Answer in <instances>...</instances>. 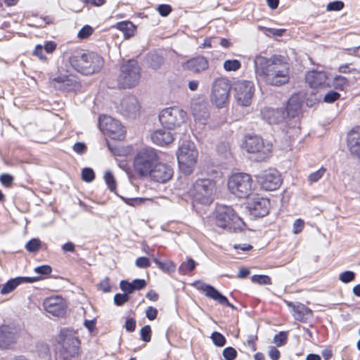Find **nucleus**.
<instances>
[{"label":"nucleus","instance_id":"37","mask_svg":"<svg viewBox=\"0 0 360 360\" xmlns=\"http://www.w3.org/2000/svg\"><path fill=\"white\" fill-rule=\"evenodd\" d=\"M104 179L109 189L113 191L116 189L115 179L110 171H106L104 174Z\"/></svg>","mask_w":360,"mask_h":360},{"label":"nucleus","instance_id":"16","mask_svg":"<svg viewBox=\"0 0 360 360\" xmlns=\"http://www.w3.org/2000/svg\"><path fill=\"white\" fill-rule=\"evenodd\" d=\"M192 285L194 286L196 289L203 291L206 297L218 302L222 305H225L230 308L234 309V306L228 301V299L221 295L213 286L206 284L200 281H195L192 283Z\"/></svg>","mask_w":360,"mask_h":360},{"label":"nucleus","instance_id":"48","mask_svg":"<svg viewBox=\"0 0 360 360\" xmlns=\"http://www.w3.org/2000/svg\"><path fill=\"white\" fill-rule=\"evenodd\" d=\"M141 340L146 342H148L151 338V329L150 326H143L140 331Z\"/></svg>","mask_w":360,"mask_h":360},{"label":"nucleus","instance_id":"46","mask_svg":"<svg viewBox=\"0 0 360 360\" xmlns=\"http://www.w3.org/2000/svg\"><path fill=\"white\" fill-rule=\"evenodd\" d=\"M355 278V274L351 271H346L340 274V280L344 283H347L352 281Z\"/></svg>","mask_w":360,"mask_h":360},{"label":"nucleus","instance_id":"50","mask_svg":"<svg viewBox=\"0 0 360 360\" xmlns=\"http://www.w3.org/2000/svg\"><path fill=\"white\" fill-rule=\"evenodd\" d=\"M120 288L127 295L134 291L131 283L124 280L120 283Z\"/></svg>","mask_w":360,"mask_h":360},{"label":"nucleus","instance_id":"63","mask_svg":"<svg viewBox=\"0 0 360 360\" xmlns=\"http://www.w3.org/2000/svg\"><path fill=\"white\" fill-rule=\"evenodd\" d=\"M134 290H141L146 285V282L143 279H135L131 282Z\"/></svg>","mask_w":360,"mask_h":360},{"label":"nucleus","instance_id":"34","mask_svg":"<svg viewBox=\"0 0 360 360\" xmlns=\"http://www.w3.org/2000/svg\"><path fill=\"white\" fill-rule=\"evenodd\" d=\"M20 285L19 278H14L8 280L5 284L3 285L1 289V294L6 295L14 290Z\"/></svg>","mask_w":360,"mask_h":360},{"label":"nucleus","instance_id":"60","mask_svg":"<svg viewBox=\"0 0 360 360\" xmlns=\"http://www.w3.org/2000/svg\"><path fill=\"white\" fill-rule=\"evenodd\" d=\"M99 289L104 292H108L110 291L111 286L109 283V278H105L98 284Z\"/></svg>","mask_w":360,"mask_h":360},{"label":"nucleus","instance_id":"47","mask_svg":"<svg viewBox=\"0 0 360 360\" xmlns=\"http://www.w3.org/2000/svg\"><path fill=\"white\" fill-rule=\"evenodd\" d=\"M223 356L226 360H234L237 356V352L234 348L228 347L224 349Z\"/></svg>","mask_w":360,"mask_h":360},{"label":"nucleus","instance_id":"6","mask_svg":"<svg viewBox=\"0 0 360 360\" xmlns=\"http://www.w3.org/2000/svg\"><path fill=\"white\" fill-rule=\"evenodd\" d=\"M60 354L63 360H77L79 342L75 334L68 329H63L58 336Z\"/></svg>","mask_w":360,"mask_h":360},{"label":"nucleus","instance_id":"22","mask_svg":"<svg viewBox=\"0 0 360 360\" xmlns=\"http://www.w3.org/2000/svg\"><path fill=\"white\" fill-rule=\"evenodd\" d=\"M288 307L291 309L295 319L304 322L312 316V311L302 303L287 302Z\"/></svg>","mask_w":360,"mask_h":360},{"label":"nucleus","instance_id":"9","mask_svg":"<svg viewBox=\"0 0 360 360\" xmlns=\"http://www.w3.org/2000/svg\"><path fill=\"white\" fill-rule=\"evenodd\" d=\"M272 144L257 135L250 134L245 138L244 148L249 153L258 155V160H264L272 151Z\"/></svg>","mask_w":360,"mask_h":360},{"label":"nucleus","instance_id":"8","mask_svg":"<svg viewBox=\"0 0 360 360\" xmlns=\"http://www.w3.org/2000/svg\"><path fill=\"white\" fill-rule=\"evenodd\" d=\"M231 88V82L227 78L218 77L215 79L211 88V103L218 108L225 107L229 103Z\"/></svg>","mask_w":360,"mask_h":360},{"label":"nucleus","instance_id":"25","mask_svg":"<svg viewBox=\"0 0 360 360\" xmlns=\"http://www.w3.org/2000/svg\"><path fill=\"white\" fill-rule=\"evenodd\" d=\"M18 338L15 330L9 326L0 327V348H8L15 343Z\"/></svg>","mask_w":360,"mask_h":360},{"label":"nucleus","instance_id":"19","mask_svg":"<svg viewBox=\"0 0 360 360\" xmlns=\"http://www.w3.org/2000/svg\"><path fill=\"white\" fill-rule=\"evenodd\" d=\"M45 310L56 316H62L65 314L66 303L60 296L47 297L43 302Z\"/></svg>","mask_w":360,"mask_h":360},{"label":"nucleus","instance_id":"45","mask_svg":"<svg viewBox=\"0 0 360 360\" xmlns=\"http://www.w3.org/2000/svg\"><path fill=\"white\" fill-rule=\"evenodd\" d=\"M325 172H326V169H324L323 167H321L319 170L310 174L308 176V180L311 183L316 182L323 176Z\"/></svg>","mask_w":360,"mask_h":360},{"label":"nucleus","instance_id":"41","mask_svg":"<svg viewBox=\"0 0 360 360\" xmlns=\"http://www.w3.org/2000/svg\"><path fill=\"white\" fill-rule=\"evenodd\" d=\"M287 333L284 331H281L278 334H276L274 338V343L278 346L281 347L284 345L287 342Z\"/></svg>","mask_w":360,"mask_h":360},{"label":"nucleus","instance_id":"40","mask_svg":"<svg viewBox=\"0 0 360 360\" xmlns=\"http://www.w3.org/2000/svg\"><path fill=\"white\" fill-rule=\"evenodd\" d=\"M340 97V94L338 91L331 90L325 94L323 101L327 103H332L338 100Z\"/></svg>","mask_w":360,"mask_h":360},{"label":"nucleus","instance_id":"23","mask_svg":"<svg viewBox=\"0 0 360 360\" xmlns=\"http://www.w3.org/2000/svg\"><path fill=\"white\" fill-rule=\"evenodd\" d=\"M184 70L200 73L206 70L209 67V61L204 56H196L183 63Z\"/></svg>","mask_w":360,"mask_h":360},{"label":"nucleus","instance_id":"61","mask_svg":"<svg viewBox=\"0 0 360 360\" xmlns=\"http://www.w3.org/2000/svg\"><path fill=\"white\" fill-rule=\"evenodd\" d=\"M157 315H158V310L155 307H148L146 309V316L149 320L153 321V320L155 319L157 317Z\"/></svg>","mask_w":360,"mask_h":360},{"label":"nucleus","instance_id":"3","mask_svg":"<svg viewBox=\"0 0 360 360\" xmlns=\"http://www.w3.org/2000/svg\"><path fill=\"white\" fill-rule=\"evenodd\" d=\"M177 160L180 169L185 174H190L194 169L198 158V150L193 142L184 141L179 146Z\"/></svg>","mask_w":360,"mask_h":360},{"label":"nucleus","instance_id":"53","mask_svg":"<svg viewBox=\"0 0 360 360\" xmlns=\"http://www.w3.org/2000/svg\"><path fill=\"white\" fill-rule=\"evenodd\" d=\"M129 300V296L127 294L117 293L114 296V302L117 306H121Z\"/></svg>","mask_w":360,"mask_h":360},{"label":"nucleus","instance_id":"38","mask_svg":"<svg viewBox=\"0 0 360 360\" xmlns=\"http://www.w3.org/2000/svg\"><path fill=\"white\" fill-rule=\"evenodd\" d=\"M40 246V240L38 238H32L26 243L25 248L30 252H34L39 250Z\"/></svg>","mask_w":360,"mask_h":360},{"label":"nucleus","instance_id":"12","mask_svg":"<svg viewBox=\"0 0 360 360\" xmlns=\"http://www.w3.org/2000/svg\"><path fill=\"white\" fill-rule=\"evenodd\" d=\"M186 112L177 108H167L162 110L159 115L161 124L169 130L179 127L185 122Z\"/></svg>","mask_w":360,"mask_h":360},{"label":"nucleus","instance_id":"31","mask_svg":"<svg viewBox=\"0 0 360 360\" xmlns=\"http://www.w3.org/2000/svg\"><path fill=\"white\" fill-rule=\"evenodd\" d=\"M115 27L123 32L125 39L134 36L136 32V26L130 21L119 22L115 25Z\"/></svg>","mask_w":360,"mask_h":360},{"label":"nucleus","instance_id":"17","mask_svg":"<svg viewBox=\"0 0 360 360\" xmlns=\"http://www.w3.org/2000/svg\"><path fill=\"white\" fill-rule=\"evenodd\" d=\"M269 199L256 195L247 203V208L252 216L262 217L269 213Z\"/></svg>","mask_w":360,"mask_h":360},{"label":"nucleus","instance_id":"33","mask_svg":"<svg viewBox=\"0 0 360 360\" xmlns=\"http://www.w3.org/2000/svg\"><path fill=\"white\" fill-rule=\"evenodd\" d=\"M196 262L191 258H188L186 262H183L179 267L180 274L186 275L191 273L195 267Z\"/></svg>","mask_w":360,"mask_h":360},{"label":"nucleus","instance_id":"52","mask_svg":"<svg viewBox=\"0 0 360 360\" xmlns=\"http://www.w3.org/2000/svg\"><path fill=\"white\" fill-rule=\"evenodd\" d=\"M135 264L139 268L145 269L150 266V262L146 257H140L136 259Z\"/></svg>","mask_w":360,"mask_h":360},{"label":"nucleus","instance_id":"39","mask_svg":"<svg viewBox=\"0 0 360 360\" xmlns=\"http://www.w3.org/2000/svg\"><path fill=\"white\" fill-rule=\"evenodd\" d=\"M252 281L259 285L271 284V278L266 275H254L251 278Z\"/></svg>","mask_w":360,"mask_h":360},{"label":"nucleus","instance_id":"15","mask_svg":"<svg viewBox=\"0 0 360 360\" xmlns=\"http://www.w3.org/2000/svg\"><path fill=\"white\" fill-rule=\"evenodd\" d=\"M257 181L266 191L276 190L281 184L279 172L273 169L262 172L257 176Z\"/></svg>","mask_w":360,"mask_h":360},{"label":"nucleus","instance_id":"27","mask_svg":"<svg viewBox=\"0 0 360 360\" xmlns=\"http://www.w3.org/2000/svg\"><path fill=\"white\" fill-rule=\"evenodd\" d=\"M160 129L153 132L151 134L152 141L158 146H166L172 143L174 140V134L169 129Z\"/></svg>","mask_w":360,"mask_h":360},{"label":"nucleus","instance_id":"36","mask_svg":"<svg viewBox=\"0 0 360 360\" xmlns=\"http://www.w3.org/2000/svg\"><path fill=\"white\" fill-rule=\"evenodd\" d=\"M211 339L217 347H223L226 344V338L219 332H213L211 335Z\"/></svg>","mask_w":360,"mask_h":360},{"label":"nucleus","instance_id":"56","mask_svg":"<svg viewBox=\"0 0 360 360\" xmlns=\"http://www.w3.org/2000/svg\"><path fill=\"white\" fill-rule=\"evenodd\" d=\"M51 267L49 265H42L39 266H37L34 269V271L41 275H48L51 273Z\"/></svg>","mask_w":360,"mask_h":360},{"label":"nucleus","instance_id":"18","mask_svg":"<svg viewBox=\"0 0 360 360\" xmlns=\"http://www.w3.org/2000/svg\"><path fill=\"white\" fill-rule=\"evenodd\" d=\"M117 108L124 116L134 118L139 114L140 106L136 97L128 96L121 100Z\"/></svg>","mask_w":360,"mask_h":360},{"label":"nucleus","instance_id":"2","mask_svg":"<svg viewBox=\"0 0 360 360\" xmlns=\"http://www.w3.org/2000/svg\"><path fill=\"white\" fill-rule=\"evenodd\" d=\"M70 65L78 72L84 75L99 71L103 66L104 60L96 53H86L73 55L69 58Z\"/></svg>","mask_w":360,"mask_h":360},{"label":"nucleus","instance_id":"10","mask_svg":"<svg viewBox=\"0 0 360 360\" xmlns=\"http://www.w3.org/2000/svg\"><path fill=\"white\" fill-rule=\"evenodd\" d=\"M157 162L156 150L153 148H143L134 158V168L141 176H148Z\"/></svg>","mask_w":360,"mask_h":360},{"label":"nucleus","instance_id":"32","mask_svg":"<svg viewBox=\"0 0 360 360\" xmlns=\"http://www.w3.org/2000/svg\"><path fill=\"white\" fill-rule=\"evenodd\" d=\"M153 262L156 264V265L158 266L159 269H160L162 271L167 272V273H172L176 269V266L174 263L171 260H166L164 262H162L159 260L156 257H153Z\"/></svg>","mask_w":360,"mask_h":360},{"label":"nucleus","instance_id":"51","mask_svg":"<svg viewBox=\"0 0 360 360\" xmlns=\"http://www.w3.org/2000/svg\"><path fill=\"white\" fill-rule=\"evenodd\" d=\"M93 32V29L89 25L84 26L78 32L77 36L79 39H86Z\"/></svg>","mask_w":360,"mask_h":360},{"label":"nucleus","instance_id":"11","mask_svg":"<svg viewBox=\"0 0 360 360\" xmlns=\"http://www.w3.org/2000/svg\"><path fill=\"white\" fill-rule=\"evenodd\" d=\"M140 70L136 61L129 60L124 63L118 78L119 84L123 88H131L137 85L141 77Z\"/></svg>","mask_w":360,"mask_h":360},{"label":"nucleus","instance_id":"57","mask_svg":"<svg viewBox=\"0 0 360 360\" xmlns=\"http://www.w3.org/2000/svg\"><path fill=\"white\" fill-rule=\"evenodd\" d=\"M158 11L162 16H167L172 11V8L168 4H160L158 7Z\"/></svg>","mask_w":360,"mask_h":360},{"label":"nucleus","instance_id":"7","mask_svg":"<svg viewBox=\"0 0 360 360\" xmlns=\"http://www.w3.org/2000/svg\"><path fill=\"white\" fill-rule=\"evenodd\" d=\"M216 191L215 182L211 179H198L190 189L189 193L195 202L202 205L210 204Z\"/></svg>","mask_w":360,"mask_h":360},{"label":"nucleus","instance_id":"35","mask_svg":"<svg viewBox=\"0 0 360 360\" xmlns=\"http://www.w3.org/2000/svg\"><path fill=\"white\" fill-rule=\"evenodd\" d=\"M223 68L227 72H235L241 68V63L236 59L226 60L224 62Z\"/></svg>","mask_w":360,"mask_h":360},{"label":"nucleus","instance_id":"29","mask_svg":"<svg viewBox=\"0 0 360 360\" xmlns=\"http://www.w3.org/2000/svg\"><path fill=\"white\" fill-rule=\"evenodd\" d=\"M53 81L58 84V88H63L66 91L73 90L77 86V79L72 75H60L56 77Z\"/></svg>","mask_w":360,"mask_h":360},{"label":"nucleus","instance_id":"55","mask_svg":"<svg viewBox=\"0 0 360 360\" xmlns=\"http://www.w3.org/2000/svg\"><path fill=\"white\" fill-rule=\"evenodd\" d=\"M304 226V222L302 219H296L293 223L292 232L295 234H297V233H300L302 231Z\"/></svg>","mask_w":360,"mask_h":360},{"label":"nucleus","instance_id":"26","mask_svg":"<svg viewBox=\"0 0 360 360\" xmlns=\"http://www.w3.org/2000/svg\"><path fill=\"white\" fill-rule=\"evenodd\" d=\"M262 118L269 124H278L285 118L282 108H264L261 111Z\"/></svg>","mask_w":360,"mask_h":360},{"label":"nucleus","instance_id":"24","mask_svg":"<svg viewBox=\"0 0 360 360\" xmlns=\"http://www.w3.org/2000/svg\"><path fill=\"white\" fill-rule=\"evenodd\" d=\"M347 147L352 154L360 158V127H354L347 134Z\"/></svg>","mask_w":360,"mask_h":360},{"label":"nucleus","instance_id":"21","mask_svg":"<svg viewBox=\"0 0 360 360\" xmlns=\"http://www.w3.org/2000/svg\"><path fill=\"white\" fill-rule=\"evenodd\" d=\"M328 78V72L319 70L308 71L305 76L306 82L311 88L314 89L329 86Z\"/></svg>","mask_w":360,"mask_h":360},{"label":"nucleus","instance_id":"4","mask_svg":"<svg viewBox=\"0 0 360 360\" xmlns=\"http://www.w3.org/2000/svg\"><path fill=\"white\" fill-rule=\"evenodd\" d=\"M216 224L230 231L242 230L245 226L243 219L236 214L231 207L218 205L216 210Z\"/></svg>","mask_w":360,"mask_h":360},{"label":"nucleus","instance_id":"43","mask_svg":"<svg viewBox=\"0 0 360 360\" xmlns=\"http://www.w3.org/2000/svg\"><path fill=\"white\" fill-rule=\"evenodd\" d=\"M260 30H263L266 32L267 35H274L281 37L285 32V29H276V28H268L265 27H259Z\"/></svg>","mask_w":360,"mask_h":360},{"label":"nucleus","instance_id":"58","mask_svg":"<svg viewBox=\"0 0 360 360\" xmlns=\"http://www.w3.org/2000/svg\"><path fill=\"white\" fill-rule=\"evenodd\" d=\"M149 199L142 198H124V202L131 206H136Z\"/></svg>","mask_w":360,"mask_h":360},{"label":"nucleus","instance_id":"62","mask_svg":"<svg viewBox=\"0 0 360 360\" xmlns=\"http://www.w3.org/2000/svg\"><path fill=\"white\" fill-rule=\"evenodd\" d=\"M33 55L38 57L41 60H46V57L43 53V46L40 44H38L35 46V49L33 51Z\"/></svg>","mask_w":360,"mask_h":360},{"label":"nucleus","instance_id":"30","mask_svg":"<svg viewBox=\"0 0 360 360\" xmlns=\"http://www.w3.org/2000/svg\"><path fill=\"white\" fill-rule=\"evenodd\" d=\"M349 86V81L342 75H335L327 87H332L337 91H345Z\"/></svg>","mask_w":360,"mask_h":360},{"label":"nucleus","instance_id":"44","mask_svg":"<svg viewBox=\"0 0 360 360\" xmlns=\"http://www.w3.org/2000/svg\"><path fill=\"white\" fill-rule=\"evenodd\" d=\"M163 59L161 56L157 54H153L150 56V66L153 69H158L162 63Z\"/></svg>","mask_w":360,"mask_h":360},{"label":"nucleus","instance_id":"28","mask_svg":"<svg viewBox=\"0 0 360 360\" xmlns=\"http://www.w3.org/2000/svg\"><path fill=\"white\" fill-rule=\"evenodd\" d=\"M302 103V98L298 94L291 96L286 107L288 116L292 118L299 116L301 112Z\"/></svg>","mask_w":360,"mask_h":360},{"label":"nucleus","instance_id":"64","mask_svg":"<svg viewBox=\"0 0 360 360\" xmlns=\"http://www.w3.org/2000/svg\"><path fill=\"white\" fill-rule=\"evenodd\" d=\"M257 340V336L255 335H250L248 337L247 344L251 348L252 351H256V344L255 342Z\"/></svg>","mask_w":360,"mask_h":360},{"label":"nucleus","instance_id":"54","mask_svg":"<svg viewBox=\"0 0 360 360\" xmlns=\"http://www.w3.org/2000/svg\"><path fill=\"white\" fill-rule=\"evenodd\" d=\"M1 183L6 187L11 186L13 181V177L8 174H3L0 176Z\"/></svg>","mask_w":360,"mask_h":360},{"label":"nucleus","instance_id":"1","mask_svg":"<svg viewBox=\"0 0 360 360\" xmlns=\"http://www.w3.org/2000/svg\"><path fill=\"white\" fill-rule=\"evenodd\" d=\"M254 69L257 81L266 84L280 86L290 80V67L281 56L266 58L257 54L254 57Z\"/></svg>","mask_w":360,"mask_h":360},{"label":"nucleus","instance_id":"59","mask_svg":"<svg viewBox=\"0 0 360 360\" xmlns=\"http://www.w3.org/2000/svg\"><path fill=\"white\" fill-rule=\"evenodd\" d=\"M268 354L271 360H278L281 356L279 350L273 346L269 347Z\"/></svg>","mask_w":360,"mask_h":360},{"label":"nucleus","instance_id":"42","mask_svg":"<svg viewBox=\"0 0 360 360\" xmlns=\"http://www.w3.org/2000/svg\"><path fill=\"white\" fill-rule=\"evenodd\" d=\"M82 178L86 182H91L95 178L94 170L89 167L83 169L82 172Z\"/></svg>","mask_w":360,"mask_h":360},{"label":"nucleus","instance_id":"5","mask_svg":"<svg viewBox=\"0 0 360 360\" xmlns=\"http://www.w3.org/2000/svg\"><path fill=\"white\" fill-rule=\"evenodd\" d=\"M231 193L239 198L248 197L253 191V181L246 173H235L229 176L227 184Z\"/></svg>","mask_w":360,"mask_h":360},{"label":"nucleus","instance_id":"49","mask_svg":"<svg viewBox=\"0 0 360 360\" xmlns=\"http://www.w3.org/2000/svg\"><path fill=\"white\" fill-rule=\"evenodd\" d=\"M344 7V3L341 1H335L330 2L327 6L326 10L329 11H338L342 9Z\"/></svg>","mask_w":360,"mask_h":360},{"label":"nucleus","instance_id":"14","mask_svg":"<svg viewBox=\"0 0 360 360\" xmlns=\"http://www.w3.org/2000/svg\"><path fill=\"white\" fill-rule=\"evenodd\" d=\"M98 127L101 131L112 139L121 140L124 137V127L119 120L110 116H100L98 119Z\"/></svg>","mask_w":360,"mask_h":360},{"label":"nucleus","instance_id":"13","mask_svg":"<svg viewBox=\"0 0 360 360\" xmlns=\"http://www.w3.org/2000/svg\"><path fill=\"white\" fill-rule=\"evenodd\" d=\"M234 98L237 103L243 107L250 106L255 91V86L252 81L240 80L233 85Z\"/></svg>","mask_w":360,"mask_h":360},{"label":"nucleus","instance_id":"20","mask_svg":"<svg viewBox=\"0 0 360 360\" xmlns=\"http://www.w3.org/2000/svg\"><path fill=\"white\" fill-rule=\"evenodd\" d=\"M151 179L158 183H165L173 175V169L171 166L165 163H158L154 165L148 174Z\"/></svg>","mask_w":360,"mask_h":360}]
</instances>
